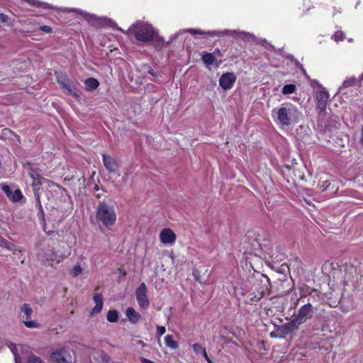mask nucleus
I'll use <instances>...</instances> for the list:
<instances>
[{"label":"nucleus","instance_id":"nucleus-1","mask_svg":"<svg viewBox=\"0 0 363 363\" xmlns=\"http://www.w3.org/2000/svg\"><path fill=\"white\" fill-rule=\"evenodd\" d=\"M300 116L301 113L297 107L291 103L282 104L272 111L274 121L281 128L298 123Z\"/></svg>","mask_w":363,"mask_h":363},{"label":"nucleus","instance_id":"nucleus-2","mask_svg":"<svg viewBox=\"0 0 363 363\" xmlns=\"http://www.w3.org/2000/svg\"><path fill=\"white\" fill-rule=\"evenodd\" d=\"M95 218L99 227L111 229L117 218L114 206L104 199L99 203L96 208Z\"/></svg>","mask_w":363,"mask_h":363},{"label":"nucleus","instance_id":"nucleus-3","mask_svg":"<svg viewBox=\"0 0 363 363\" xmlns=\"http://www.w3.org/2000/svg\"><path fill=\"white\" fill-rule=\"evenodd\" d=\"M117 29L128 35H134L137 40L143 43L152 41L157 35V33L150 24L140 21L133 24L127 31H124L121 28Z\"/></svg>","mask_w":363,"mask_h":363},{"label":"nucleus","instance_id":"nucleus-4","mask_svg":"<svg viewBox=\"0 0 363 363\" xmlns=\"http://www.w3.org/2000/svg\"><path fill=\"white\" fill-rule=\"evenodd\" d=\"M253 279L255 280L253 289L249 295L250 301L248 303L250 304L258 302L269 292L270 287L269 279L264 274H258Z\"/></svg>","mask_w":363,"mask_h":363},{"label":"nucleus","instance_id":"nucleus-5","mask_svg":"<svg viewBox=\"0 0 363 363\" xmlns=\"http://www.w3.org/2000/svg\"><path fill=\"white\" fill-rule=\"evenodd\" d=\"M184 33H189L192 35H208L211 37L215 36H223L225 35H234L236 33V30H213V31H204L201 29H195V28H189L185 30H179L174 36V38H177L180 34Z\"/></svg>","mask_w":363,"mask_h":363},{"label":"nucleus","instance_id":"nucleus-6","mask_svg":"<svg viewBox=\"0 0 363 363\" xmlns=\"http://www.w3.org/2000/svg\"><path fill=\"white\" fill-rule=\"evenodd\" d=\"M147 288L145 283H141L135 290V297L139 306L144 309L149 307L150 301L147 296Z\"/></svg>","mask_w":363,"mask_h":363},{"label":"nucleus","instance_id":"nucleus-7","mask_svg":"<svg viewBox=\"0 0 363 363\" xmlns=\"http://www.w3.org/2000/svg\"><path fill=\"white\" fill-rule=\"evenodd\" d=\"M314 313V308L312 304L307 303L303 304L297 312L296 318L301 323H305L308 320L311 319Z\"/></svg>","mask_w":363,"mask_h":363},{"label":"nucleus","instance_id":"nucleus-8","mask_svg":"<svg viewBox=\"0 0 363 363\" xmlns=\"http://www.w3.org/2000/svg\"><path fill=\"white\" fill-rule=\"evenodd\" d=\"M57 82L67 94L72 96L77 99L80 97L77 89L70 83L67 76H58Z\"/></svg>","mask_w":363,"mask_h":363},{"label":"nucleus","instance_id":"nucleus-9","mask_svg":"<svg viewBox=\"0 0 363 363\" xmlns=\"http://www.w3.org/2000/svg\"><path fill=\"white\" fill-rule=\"evenodd\" d=\"M1 189L6 194V196L13 202H18L23 198L20 189L12 191L10 186L5 184H0Z\"/></svg>","mask_w":363,"mask_h":363},{"label":"nucleus","instance_id":"nucleus-10","mask_svg":"<svg viewBox=\"0 0 363 363\" xmlns=\"http://www.w3.org/2000/svg\"><path fill=\"white\" fill-rule=\"evenodd\" d=\"M102 160L106 169L109 173H115L117 172L119 164L113 157L104 153L102 154Z\"/></svg>","mask_w":363,"mask_h":363},{"label":"nucleus","instance_id":"nucleus-11","mask_svg":"<svg viewBox=\"0 0 363 363\" xmlns=\"http://www.w3.org/2000/svg\"><path fill=\"white\" fill-rule=\"evenodd\" d=\"M235 81V75L232 72H227L219 79V84L223 89L227 90L232 88Z\"/></svg>","mask_w":363,"mask_h":363},{"label":"nucleus","instance_id":"nucleus-12","mask_svg":"<svg viewBox=\"0 0 363 363\" xmlns=\"http://www.w3.org/2000/svg\"><path fill=\"white\" fill-rule=\"evenodd\" d=\"M176 235L170 228H164L160 233V239L164 245H173L176 241Z\"/></svg>","mask_w":363,"mask_h":363},{"label":"nucleus","instance_id":"nucleus-13","mask_svg":"<svg viewBox=\"0 0 363 363\" xmlns=\"http://www.w3.org/2000/svg\"><path fill=\"white\" fill-rule=\"evenodd\" d=\"M329 94L325 90H320L316 94L317 108L320 112H324L326 109V106Z\"/></svg>","mask_w":363,"mask_h":363},{"label":"nucleus","instance_id":"nucleus-14","mask_svg":"<svg viewBox=\"0 0 363 363\" xmlns=\"http://www.w3.org/2000/svg\"><path fill=\"white\" fill-rule=\"evenodd\" d=\"M51 359L57 363H71V357L64 350L53 352L51 354Z\"/></svg>","mask_w":363,"mask_h":363},{"label":"nucleus","instance_id":"nucleus-15","mask_svg":"<svg viewBox=\"0 0 363 363\" xmlns=\"http://www.w3.org/2000/svg\"><path fill=\"white\" fill-rule=\"evenodd\" d=\"M302 325L296 318L281 326L282 332L284 334H289L298 330V327Z\"/></svg>","mask_w":363,"mask_h":363},{"label":"nucleus","instance_id":"nucleus-16","mask_svg":"<svg viewBox=\"0 0 363 363\" xmlns=\"http://www.w3.org/2000/svg\"><path fill=\"white\" fill-rule=\"evenodd\" d=\"M202 61L207 66L216 65L217 67L220 65V62H218L214 54L203 52L202 55Z\"/></svg>","mask_w":363,"mask_h":363},{"label":"nucleus","instance_id":"nucleus-17","mask_svg":"<svg viewBox=\"0 0 363 363\" xmlns=\"http://www.w3.org/2000/svg\"><path fill=\"white\" fill-rule=\"evenodd\" d=\"M125 315L128 320L132 323H137L141 318L140 313L135 311L132 307H129L126 309Z\"/></svg>","mask_w":363,"mask_h":363},{"label":"nucleus","instance_id":"nucleus-18","mask_svg":"<svg viewBox=\"0 0 363 363\" xmlns=\"http://www.w3.org/2000/svg\"><path fill=\"white\" fill-rule=\"evenodd\" d=\"M94 301L96 305L91 311L92 315L100 313L103 308V298L101 294H95Z\"/></svg>","mask_w":363,"mask_h":363},{"label":"nucleus","instance_id":"nucleus-19","mask_svg":"<svg viewBox=\"0 0 363 363\" xmlns=\"http://www.w3.org/2000/svg\"><path fill=\"white\" fill-rule=\"evenodd\" d=\"M353 86H360V82L354 77L343 82L342 85L339 88V92H342L344 89Z\"/></svg>","mask_w":363,"mask_h":363},{"label":"nucleus","instance_id":"nucleus-20","mask_svg":"<svg viewBox=\"0 0 363 363\" xmlns=\"http://www.w3.org/2000/svg\"><path fill=\"white\" fill-rule=\"evenodd\" d=\"M84 84L86 89L87 91H91L95 90L99 86V82L95 78L90 77L85 80Z\"/></svg>","mask_w":363,"mask_h":363},{"label":"nucleus","instance_id":"nucleus-21","mask_svg":"<svg viewBox=\"0 0 363 363\" xmlns=\"http://www.w3.org/2000/svg\"><path fill=\"white\" fill-rule=\"evenodd\" d=\"M22 318L28 320L33 313V309L28 305L24 304L22 307Z\"/></svg>","mask_w":363,"mask_h":363},{"label":"nucleus","instance_id":"nucleus-22","mask_svg":"<svg viewBox=\"0 0 363 363\" xmlns=\"http://www.w3.org/2000/svg\"><path fill=\"white\" fill-rule=\"evenodd\" d=\"M165 344L167 347L175 350L178 347V344L176 341L173 340V337L172 335H167L165 337Z\"/></svg>","mask_w":363,"mask_h":363},{"label":"nucleus","instance_id":"nucleus-23","mask_svg":"<svg viewBox=\"0 0 363 363\" xmlns=\"http://www.w3.org/2000/svg\"><path fill=\"white\" fill-rule=\"evenodd\" d=\"M107 320L111 323H116L118 320V313L116 310H110L107 313Z\"/></svg>","mask_w":363,"mask_h":363},{"label":"nucleus","instance_id":"nucleus-24","mask_svg":"<svg viewBox=\"0 0 363 363\" xmlns=\"http://www.w3.org/2000/svg\"><path fill=\"white\" fill-rule=\"evenodd\" d=\"M296 90V86L294 84H289L284 86L282 88V93L284 94H292Z\"/></svg>","mask_w":363,"mask_h":363},{"label":"nucleus","instance_id":"nucleus-25","mask_svg":"<svg viewBox=\"0 0 363 363\" xmlns=\"http://www.w3.org/2000/svg\"><path fill=\"white\" fill-rule=\"evenodd\" d=\"M0 246L2 247L6 248L9 250H11V251L15 250V245L13 243L10 242L4 239H0Z\"/></svg>","mask_w":363,"mask_h":363},{"label":"nucleus","instance_id":"nucleus-26","mask_svg":"<svg viewBox=\"0 0 363 363\" xmlns=\"http://www.w3.org/2000/svg\"><path fill=\"white\" fill-rule=\"evenodd\" d=\"M9 347V349L11 350V351L12 352L13 354L14 355L15 362L20 363L21 358L18 356V354H17L16 345L15 344L10 343Z\"/></svg>","mask_w":363,"mask_h":363},{"label":"nucleus","instance_id":"nucleus-27","mask_svg":"<svg viewBox=\"0 0 363 363\" xmlns=\"http://www.w3.org/2000/svg\"><path fill=\"white\" fill-rule=\"evenodd\" d=\"M82 272V268L80 264H76L73 267L70 272V274L73 277H78Z\"/></svg>","mask_w":363,"mask_h":363},{"label":"nucleus","instance_id":"nucleus-28","mask_svg":"<svg viewBox=\"0 0 363 363\" xmlns=\"http://www.w3.org/2000/svg\"><path fill=\"white\" fill-rule=\"evenodd\" d=\"M286 57H287L288 59L291 60L292 62H294V64H295L297 67H298L300 68V69L301 70V72H302L304 74H306V69L303 68V65H301V64L299 63V62H298L297 60L294 59V57H293V55H286Z\"/></svg>","mask_w":363,"mask_h":363},{"label":"nucleus","instance_id":"nucleus-29","mask_svg":"<svg viewBox=\"0 0 363 363\" xmlns=\"http://www.w3.org/2000/svg\"><path fill=\"white\" fill-rule=\"evenodd\" d=\"M23 323L27 328H35L38 327V324L34 320H24Z\"/></svg>","mask_w":363,"mask_h":363},{"label":"nucleus","instance_id":"nucleus-30","mask_svg":"<svg viewBox=\"0 0 363 363\" xmlns=\"http://www.w3.org/2000/svg\"><path fill=\"white\" fill-rule=\"evenodd\" d=\"M28 363H43L40 358L35 355L30 356L28 359Z\"/></svg>","mask_w":363,"mask_h":363},{"label":"nucleus","instance_id":"nucleus-31","mask_svg":"<svg viewBox=\"0 0 363 363\" xmlns=\"http://www.w3.org/2000/svg\"><path fill=\"white\" fill-rule=\"evenodd\" d=\"M333 38L336 42L344 39V33L342 31H337L333 35Z\"/></svg>","mask_w":363,"mask_h":363},{"label":"nucleus","instance_id":"nucleus-32","mask_svg":"<svg viewBox=\"0 0 363 363\" xmlns=\"http://www.w3.org/2000/svg\"><path fill=\"white\" fill-rule=\"evenodd\" d=\"M194 351L196 353L203 352V350H206L204 347H203L199 343H195L192 346Z\"/></svg>","mask_w":363,"mask_h":363},{"label":"nucleus","instance_id":"nucleus-33","mask_svg":"<svg viewBox=\"0 0 363 363\" xmlns=\"http://www.w3.org/2000/svg\"><path fill=\"white\" fill-rule=\"evenodd\" d=\"M166 332L165 327L164 326H157V334L159 337L163 335Z\"/></svg>","mask_w":363,"mask_h":363},{"label":"nucleus","instance_id":"nucleus-34","mask_svg":"<svg viewBox=\"0 0 363 363\" xmlns=\"http://www.w3.org/2000/svg\"><path fill=\"white\" fill-rule=\"evenodd\" d=\"M39 29L41 31H43L47 33H51L52 32V28L49 26H42L39 28Z\"/></svg>","mask_w":363,"mask_h":363},{"label":"nucleus","instance_id":"nucleus-35","mask_svg":"<svg viewBox=\"0 0 363 363\" xmlns=\"http://www.w3.org/2000/svg\"><path fill=\"white\" fill-rule=\"evenodd\" d=\"M62 11H65V12H76L77 13H79V14H84L83 11L79 10V9H68V8H65L64 9H62Z\"/></svg>","mask_w":363,"mask_h":363},{"label":"nucleus","instance_id":"nucleus-36","mask_svg":"<svg viewBox=\"0 0 363 363\" xmlns=\"http://www.w3.org/2000/svg\"><path fill=\"white\" fill-rule=\"evenodd\" d=\"M36 206L38 208L40 213H41L43 214V206H42L40 201V196H37V197H36Z\"/></svg>","mask_w":363,"mask_h":363},{"label":"nucleus","instance_id":"nucleus-37","mask_svg":"<svg viewBox=\"0 0 363 363\" xmlns=\"http://www.w3.org/2000/svg\"><path fill=\"white\" fill-rule=\"evenodd\" d=\"M30 177L33 179V185L38 186V185H40L41 184L40 181V179L38 178V177H35L33 174H30Z\"/></svg>","mask_w":363,"mask_h":363},{"label":"nucleus","instance_id":"nucleus-38","mask_svg":"<svg viewBox=\"0 0 363 363\" xmlns=\"http://www.w3.org/2000/svg\"><path fill=\"white\" fill-rule=\"evenodd\" d=\"M9 20V16L6 14L0 13V21L3 23L7 22Z\"/></svg>","mask_w":363,"mask_h":363},{"label":"nucleus","instance_id":"nucleus-39","mask_svg":"<svg viewBox=\"0 0 363 363\" xmlns=\"http://www.w3.org/2000/svg\"><path fill=\"white\" fill-rule=\"evenodd\" d=\"M240 38H242V39H247V38H250V37H252V35L248 33H245V32H240Z\"/></svg>","mask_w":363,"mask_h":363},{"label":"nucleus","instance_id":"nucleus-40","mask_svg":"<svg viewBox=\"0 0 363 363\" xmlns=\"http://www.w3.org/2000/svg\"><path fill=\"white\" fill-rule=\"evenodd\" d=\"M204 358L206 359V360L208 362V363H213L212 361L211 360V359L208 357V354H207V352H206V350H203V352H202Z\"/></svg>","mask_w":363,"mask_h":363},{"label":"nucleus","instance_id":"nucleus-41","mask_svg":"<svg viewBox=\"0 0 363 363\" xmlns=\"http://www.w3.org/2000/svg\"><path fill=\"white\" fill-rule=\"evenodd\" d=\"M211 54H214V55L216 57V55L218 56V57H222L223 56V55L221 54L220 50L218 48L215 49L214 51Z\"/></svg>","mask_w":363,"mask_h":363},{"label":"nucleus","instance_id":"nucleus-42","mask_svg":"<svg viewBox=\"0 0 363 363\" xmlns=\"http://www.w3.org/2000/svg\"><path fill=\"white\" fill-rule=\"evenodd\" d=\"M140 361L142 362V363H155V362H154L148 359H146L145 357H142L140 359Z\"/></svg>","mask_w":363,"mask_h":363},{"label":"nucleus","instance_id":"nucleus-43","mask_svg":"<svg viewBox=\"0 0 363 363\" xmlns=\"http://www.w3.org/2000/svg\"><path fill=\"white\" fill-rule=\"evenodd\" d=\"M193 274L195 277V279L199 281H201L200 279H199V273H198V271L197 270H194L193 271Z\"/></svg>","mask_w":363,"mask_h":363},{"label":"nucleus","instance_id":"nucleus-44","mask_svg":"<svg viewBox=\"0 0 363 363\" xmlns=\"http://www.w3.org/2000/svg\"><path fill=\"white\" fill-rule=\"evenodd\" d=\"M85 18L87 19V21H91L92 18H94V16H90L89 14L84 13Z\"/></svg>","mask_w":363,"mask_h":363},{"label":"nucleus","instance_id":"nucleus-45","mask_svg":"<svg viewBox=\"0 0 363 363\" xmlns=\"http://www.w3.org/2000/svg\"><path fill=\"white\" fill-rule=\"evenodd\" d=\"M359 142L363 145V125H362V128H361V138H360Z\"/></svg>","mask_w":363,"mask_h":363},{"label":"nucleus","instance_id":"nucleus-46","mask_svg":"<svg viewBox=\"0 0 363 363\" xmlns=\"http://www.w3.org/2000/svg\"><path fill=\"white\" fill-rule=\"evenodd\" d=\"M330 183L328 181H325L323 182V186L325 188V189H327L329 186Z\"/></svg>","mask_w":363,"mask_h":363},{"label":"nucleus","instance_id":"nucleus-47","mask_svg":"<svg viewBox=\"0 0 363 363\" xmlns=\"http://www.w3.org/2000/svg\"><path fill=\"white\" fill-rule=\"evenodd\" d=\"M266 43L267 44V45H265V47H266L267 48H272V50H274L275 52H277V50H275V48H274V47L273 45H270V44H269V43Z\"/></svg>","mask_w":363,"mask_h":363},{"label":"nucleus","instance_id":"nucleus-48","mask_svg":"<svg viewBox=\"0 0 363 363\" xmlns=\"http://www.w3.org/2000/svg\"><path fill=\"white\" fill-rule=\"evenodd\" d=\"M149 73H150L151 75H152V76H156V74H155V72H154V70H153V69H150V70H149Z\"/></svg>","mask_w":363,"mask_h":363},{"label":"nucleus","instance_id":"nucleus-49","mask_svg":"<svg viewBox=\"0 0 363 363\" xmlns=\"http://www.w3.org/2000/svg\"><path fill=\"white\" fill-rule=\"evenodd\" d=\"M102 196V194L101 193H98L95 195L96 198L97 199H100Z\"/></svg>","mask_w":363,"mask_h":363},{"label":"nucleus","instance_id":"nucleus-50","mask_svg":"<svg viewBox=\"0 0 363 363\" xmlns=\"http://www.w3.org/2000/svg\"><path fill=\"white\" fill-rule=\"evenodd\" d=\"M362 80H363V73L361 75L360 79L358 81L361 82Z\"/></svg>","mask_w":363,"mask_h":363},{"label":"nucleus","instance_id":"nucleus-51","mask_svg":"<svg viewBox=\"0 0 363 363\" xmlns=\"http://www.w3.org/2000/svg\"><path fill=\"white\" fill-rule=\"evenodd\" d=\"M282 50H283V48H282L279 49V50H278V51H279V52H281L282 51Z\"/></svg>","mask_w":363,"mask_h":363},{"label":"nucleus","instance_id":"nucleus-52","mask_svg":"<svg viewBox=\"0 0 363 363\" xmlns=\"http://www.w3.org/2000/svg\"><path fill=\"white\" fill-rule=\"evenodd\" d=\"M95 189H96V190H97V191H99V188H98V186H97L96 185V186H95Z\"/></svg>","mask_w":363,"mask_h":363},{"label":"nucleus","instance_id":"nucleus-53","mask_svg":"<svg viewBox=\"0 0 363 363\" xmlns=\"http://www.w3.org/2000/svg\"><path fill=\"white\" fill-rule=\"evenodd\" d=\"M52 255H50V257H51V259H53V257H52V255H53V252H51Z\"/></svg>","mask_w":363,"mask_h":363},{"label":"nucleus","instance_id":"nucleus-54","mask_svg":"<svg viewBox=\"0 0 363 363\" xmlns=\"http://www.w3.org/2000/svg\"><path fill=\"white\" fill-rule=\"evenodd\" d=\"M298 301H299V300H298V299H297V300H296V303H295V304H296V306L298 304Z\"/></svg>","mask_w":363,"mask_h":363}]
</instances>
